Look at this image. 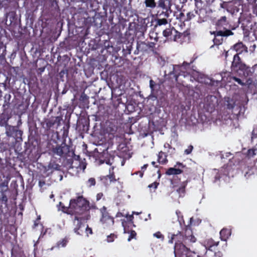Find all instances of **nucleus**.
I'll return each instance as SVG.
<instances>
[{
	"mask_svg": "<svg viewBox=\"0 0 257 257\" xmlns=\"http://www.w3.org/2000/svg\"><path fill=\"white\" fill-rule=\"evenodd\" d=\"M63 211L70 214L81 215L89 208L88 202L82 197L70 200L68 207H63Z\"/></svg>",
	"mask_w": 257,
	"mask_h": 257,
	"instance_id": "f257e3e1",
	"label": "nucleus"
},
{
	"mask_svg": "<svg viewBox=\"0 0 257 257\" xmlns=\"http://www.w3.org/2000/svg\"><path fill=\"white\" fill-rule=\"evenodd\" d=\"M245 67V65L241 62L238 54L235 55L233 57V62H232V68L234 70H237L238 69H244Z\"/></svg>",
	"mask_w": 257,
	"mask_h": 257,
	"instance_id": "f03ea898",
	"label": "nucleus"
},
{
	"mask_svg": "<svg viewBox=\"0 0 257 257\" xmlns=\"http://www.w3.org/2000/svg\"><path fill=\"white\" fill-rule=\"evenodd\" d=\"M211 34H214L215 37L216 36H228L233 35V33L229 30H226L224 31H219L217 32H213Z\"/></svg>",
	"mask_w": 257,
	"mask_h": 257,
	"instance_id": "7ed1b4c3",
	"label": "nucleus"
},
{
	"mask_svg": "<svg viewBox=\"0 0 257 257\" xmlns=\"http://www.w3.org/2000/svg\"><path fill=\"white\" fill-rule=\"evenodd\" d=\"M101 221L103 223H108L110 224H113L114 222L113 218H111L110 216L106 215H103L101 219Z\"/></svg>",
	"mask_w": 257,
	"mask_h": 257,
	"instance_id": "20e7f679",
	"label": "nucleus"
},
{
	"mask_svg": "<svg viewBox=\"0 0 257 257\" xmlns=\"http://www.w3.org/2000/svg\"><path fill=\"white\" fill-rule=\"evenodd\" d=\"M182 171L180 169L171 168L168 170L167 174L168 175H176L179 174Z\"/></svg>",
	"mask_w": 257,
	"mask_h": 257,
	"instance_id": "39448f33",
	"label": "nucleus"
},
{
	"mask_svg": "<svg viewBox=\"0 0 257 257\" xmlns=\"http://www.w3.org/2000/svg\"><path fill=\"white\" fill-rule=\"evenodd\" d=\"M145 4L147 7H150L152 8H155L156 6L155 0H146Z\"/></svg>",
	"mask_w": 257,
	"mask_h": 257,
	"instance_id": "423d86ee",
	"label": "nucleus"
},
{
	"mask_svg": "<svg viewBox=\"0 0 257 257\" xmlns=\"http://www.w3.org/2000/svg\"><path fill=\"white\" fill-rule=\"evenodd\" d=\"M168 21L166 19H160L157 20V25L159 26L166 25Z\"/></svg>",
	"mask_w": 257,
	"mask_h": 257,
	"instance_id": "0eeeda50",
	"label": "nucleus"
},
{
	"mask_svg": "<svg viewBox=\"0 0 257 257\" xmlns=\"http://www.w3.org/2000/svg\"><path fill=\"white\" fill-rule=\"evenodd\" d=\"M172 29L171 28L166 29L163 32V36L165 37H167L170 36L172 34Z\"/></svg>",
	"mask_w": 257,
	"mask_h": 257,
	"instance_id": "6e6552de",
	"label": "nucleus"
},
{
	"mask_svg": "<svg viewBox=\"0 0 257 257\" xmlns=\"http://www.w3.org/2000/svg\"><path fill=\"white\" fill-rule=\"evenodd\" d=\"M55 153L59 156L62 155L63 154V148L59 146L56 148Z\"/></svg>",
	"mask_w": 257,
	"mask_h": 257,
	"instance_id": "1a4fd4ad",
	"label": "nucleus"
},
{
	"mask_svg": "<svg viewBox=\"0 0 257 257\" xmlns=\"http://www.w3.org/2000/svg\"><path fill=\"white\" fill-rule=\"evenodd\" d=\"M243 47V45L242 43H237L235 45H234L233 46V48L237 52V51H239V49L242 48Z\"/></svg>",
	"mask_w": 257,
	"mask_h": 257,
	"instance_id": "9d476101",
	"label": "nucleus"
},
{
	"mask_svg": "<svg viewBox=\"0 0 257 257\" xmlns=\"http://www.w3.org/2000/svg\"><path fill=\"white\" fill-rule=\"evenodd\" d=\"M89 186H94L95 184V180L94 178H91L88 180Z\"/></svg>",
	"mask_w": 257,
	"mask_h": 257,
	"instance_id": "9b49d317",
	"label": "nucleus"
},
{
	"mask_svg": "<svg viewBox=\"0 0 257 257\" xmlns=\"http://www.w3.org/2000/svg\"><path fill=\"white\" fill-rule=\"evenodd\" d=\"M81 219V218L78 217V216H75V219H74V223H77V225L78 226V228L80 226V220Z\"/></svg>",
	"mask_w": 257,
	"mask_h": 257,
	"instance_id": "f8f14e48",
	"label": "nucleus"
},
{
	"mask_svg": "<svg viewBox=\"0 0 257 257\" xmlns=\"http://www.w3.org/2000/svg\"><path fill=\"white\" fill-rule=\"evenodd\" d=\"M232 78L236 82H237L238 84L241 85H244V83H243L242 82V81L241 80V79H240L239 78H238L237 77H232Z\"/></svg>",
	"mask_w": 257,
	"mask_h": 257,
	"instance_id": "ddd939ff",
	"label": "nucleus"
},
{
	"mask_svg": "<svg viewBox=\"0 0 257 257\" xmlns=\"http://www.w3.org/2000/svg\"><path fill=\"white\" fill-rule=\"evenodd\" d=\"M193 147L192 145H190L188 147V149L185 150V152L186 154H189L191 153L193 150Z\"/></svg>",
	"mask_w": 257,
	"mask_h": 257,
	"instance_id": "4468645a",
	"label": "nucleus"
},
{
	"mask_svg": "<svg viewBox=\"0 0 257 257\" xmlns=\"http://www.w3.org/2000/svg\"><path fill=\"white\" fill-rule=\"evenodd\" d=\"M227 232V233L230 235V232L227 230V229H222L220 232V235L221 236V237H222L223 235H225V234L226 233V232Z\"/></svg>",
	"mask_w": 257,
	"mask_h": 257,
	"instance_id": "2eb2a0df",
	"label": "nucleus"
},
{
	"mask_svg": "<svg viewBox=\"0 0 257 257\" xmlns=\"http://www.w3.org/2000/svg\"><path fill=\"white\" fill-rule=\"evenodd\" d=\"M114 238V234H111L107 236V240L108 242H112L113 241Z\"/></svg>",
	"mask_w": 257,
	"mask_h": 257,
	"instance_id": "dca6fc26",
	"label": "nucleus"
},
{
	"mask_svg": "<svg viewBox=\"0 0 257 257\" xmlns=\"http://www.w3.org/2000/svg\"><path fill=\"white\" fill-rule=\"evenodd\" d=\"M255 150L254 149L249 150L248 151V155L249 156H254L255 154Z\"/></svg>",
	"mask_w": 257,
	"mask_h": 257,
	"instance_id": "f3484780",
	"label": "nucleus"
},
{
	"mask_svg": "<svg viewBox=\"0 0 257 257\" xmlns=\"http://www.w3.org/2000/svg\"><path fill=\"white\" fill-rule=\"evenodd\" d=\"M155 84V82L153 80L150 81V86L152 90H154V87Z\"/></svg>",
	"mask_w": 257,
	"mask_h": 257,
	"instance_id": "a211bd4d",
	"label": "nucleus"
},
{
	"mask_svg": "<svg viewBox=\"0 0 257 257\" xmlns=\"http://www.w3.org/2000/svg\"><path fill=\"white\" fill-rule=\"evenodd\" d=\"M225 74H226V72H222L221 74H220V75H221V78H217V81H221L222 80H223L224 78V76H223V75H225Z\"/></svg>",
	"mask_w": 257,
	"mask_h": 257,
	"instance_id": "6ab92c4d",
	"label": "nucleus"
},
{
	"mask_svg": "<svg viewBox=\"0 0 257 257\" xmlns=\"http://www.w3.org/2000/svg\"><path fill=\"white\" fill-rule=\"evenodd\" d=\"M86 233L87 234V235H88V233L90 234H91L92 233V229L91 228L88 227V226L87 227V228H86Z\"/></svg>",
	"mask_w": 257,
	"mask_h": 257,
	"instance_id": "aec40b11",
	"label": "nucleus"
},
{
	"mask_svg": "<svg viewBox=\"0 0 257 257\" xmlns=\"http://www.w3.org/2000/svg\"><path fill=\"white\" fill-rule=\"evenodd\" d=\"M154 235L156 236L157 238H161L162 237V235L161 234L160 232H158L155 234H154Z\"/></svg>",
	"mask_w": 257,
	"mask_h": 257,
	"instance_id": "412c9836",
	"label": "nucleus"
},
{
	"mask_svg": "<svg viewBox=\"0 0 257 257\" xmlns=\"http://www.w3.org/2000/svg\"><path fill=\"white\" fill-rule=\"evenodd\" d=\"M213 41H214V43L215 44L218 45L220 44L221 43V42H220V41L218 40L217 38H214V40H213Z\"/></svg>",
	"mask_w": 257,
	"mask_h": 257,
	"instance_id": "4be33fe9",
	"label": "nucleus"
},
{
	"mask_svg": "<svg viewBox=\"0 0 257 257\" xmlns=\"http://www.w3.org/2000/svg\"><path fill=\"white\" fill-rule=\"evenodd\" d=\"M79 167L80 169H82L83 170H84L86 168V165L84 163H82V164L80 165Z\"/></svg>",
	"mask_w": 257,
	"mask_h": 257,
	"instance_id": "5701e85b",
	"label": "nucleus"
},
{
	"mask_svg": "<svg viewBox=\"0 0 257 257\" xmlns=\"http://www.w3.org/2000/svg\"><path fill=\"white\" fill-rule=\"evenodd\" d=\"M107 178H109V180H110V181L111 182L113 181V177L112 176H110V175H107L106 177H105V179H107Z\"/></svg>",
	"mask_w": 257,
	"mask_h": 257,
	"instance_id": "b1692460",
	"label": "nucleus"
},
{
	"mask_svg": "<svg viewBox=\"0 0 257 257\" xmlns=\"http://www.w3.org/2000/svg\"><path fill=\"white\" fill-rule=\"evenodd\" d=\"M39 186L40 187H42L43 185H44L45 182L40 181H39Z\"/></svg>",
	"mask_w": 257,
	"mask_h": 257,
	"instance_id": "393cba45",
	"label": "nucleus"
},
{
	"mask_svg": "<svg viewBox=\"0 0 257 257\" xmlns=\"http://www.w3.org/2000/svg\"><path fill=\"white\" fill-rule=\"evenodd\" d=\"M226 17L223 16V17H222L220 19V21H224V22H225V21H226Z\"/></svg>",
	"mask_w": 257,
	"mask_h": 257,
	"instance_id": "a878e982",
	"label": "nucleus"
},
{
	"mask_svg": "<svg viewBox=\"0 0 257 257\" xmlns=\"http://www.w3.org/2000/svg\"><path fill=\"white\" fill-rule=\"evenodd\" d=\"M102 195V194H98L97 195V200L99 199Z\"/></svg>",
	"mask_w": 257,
	"mask_h": 257,
	"instance_id": "bb28decb",
	"label": "nucleus"
},
{
	"mask_svg": "<svg viewBox=\"0 0 257 257\" xmlns=\"http://www.w3.org/2000/svg\"><path fill=\"white\" fill-rule=\"evenodd\" d=\"M191 241H192V242H195V238L193 236H191Z\"/></svg>",
	"mask_w": 257,
	"mask_h": 257,
	"instance_id": "cd10ccee",
	"label": "nucleus"
},
{
	"mask_svg": "<svg viewBox=\"0 0 257 257\" xmlns=\"http://www.w3.org/2000/svg\"><path fill=\"white\" fill-rule=\"evenodd\" d=\"M179 191H181L183 193L184 192V188H179Z\"/></svg>",
	"mask_w": 257,
	"mask_h": 257,
	"instance_id": "c85d7f7f",
	"label": "nucleus"
},
{
	"mask_svg": "<svg viewBox=\"0 0 257 257\" xmlns=\"http://www.w3.org/2000/svg\"><path fill=\"white\" fill-rule=\"evenodd\" d=\"M206 245L208 247H211L212 246L211 244H209V241L207 242Z\"/></svg>",
	"mask_w": 257,
	"mask_h": 257,
	"instance_id": "c756f323",
	"label": "nucleus"
},
{
	"mask_svg": "<svg viewBox=\"0 0 257 257\" xmlns=\"http://www.w3.org/2000/svg\"><path fill=\"white\" fill-rule=\"evenodd\" d=\"M227 56H228V51H226L225 52V58H227Z\"/></svg>",
	"mask_w": 257,
	"mask_h": 257,
	"instance_id": "7c9ffc66",
	"label": "nucleus"
},
{
	"mask_svg": "<svg viewBox=\"0 0 257 257\" xmlns=\"http://www.w3.org/2000/svg\"><path fill=\"white\" fill-rule=\"evenodd\" d=\"M189 64L187 63H186V62H184L183 63V66H186V65H189Z\"/></svg>",
	"mask_w": 257,
	"mask_h": 257,
	"instance_id": "2f4dec72",
	"label": "nucleus"
},
{
	"mask_svg": "<svg viewBox=\"0 0 257 257\" xmlns=\"http://www.w3.org/2000/svg\"><path fill=\"white\" fill-rule=\"evenodd\" d=\"M177 37H178V36H177V35H175V36H174V41H176V39H177Z\"/></svg>",
	"mask_w": 257,
	"mask_h": 257,
	"instance_id": "473e14b6",
	"label": "nucleus"
},
{
	"mask_svg": "<svg viewBox=\"0 0 257 257\" xmlns=\"http://www.w3.org/2000/svg\"><path fill=\"white\" fill-rule=\"evenodd\" d=\"M179 65H177V66H175V67L174 68V69H177V68H179Z\"/></svg>",
	"mask_w": 257,
	"mask_h": 257,
	"instance_id": "72a5a7b5",
	"label": "nucleus"
},
{
	"mask_svg": "<svg viewBox=\"0 0 257 257\" xmlns=\"http://www.w3.org/2000/svg\"><path fill=\"white\" fill-rule=\"evenodd\" d=\"M131 238H132V237H131V236H130V237L128 238V241H130V240H131Z\"/></svg>",
	"mask_w": 257,
	"mask_h": 257,
	"instance_id": "f704fd0d",
	"label": "nucleus"
},
{
	"mask_svg": "<svg viewBox=\"0 0 257 257\" xmlns=\"http://www.w3.org/2000/svg\"><path fill=\"white\" fill-rule=\"evenodd\" d=\"M218 242L214 243V245H217L218 244Z\"/></svg>",
	"mask_w": 257,
	"mask_h": 257,
	"instance_id": "c9c22d12",
	"label": "nucleus"
},
{
	"mask_svg": "<svg viewBox=\"0 0 257 257\" xmlns=\"http://www.w3.org/2000/svg\"><path fill=\"white\" fill-rule=\"evenodd\" d=\"M254 130H253V131H252V135H253V136H254Z\"/></svg>",
	"mask_w": 257,
	"mask_h": 257,
	"instance_id": "e433bc0d",
	"label": "nucleus"
},
{
	"mask_svg": "<svg viewBox=\"0 0 257 257\" xmlns=\"http://www.w3.org/2000/svg\"><path fill=\"white\" fill-rule=\"evenodd\" d=\"M257 67V64L254 65V67L255 68Z\"/></svg>",
	"mask_w": 257,
	"mask_h": 257,
	"instance_id": "4c0bfd02",
	"label": "nucleus"
},
{
	"mask_svg": "<svg viewBox=\"0 0 257 257\" xmlns=\"http://www.w3.org/2000/svg\"><path fill=\"white\" fill-rule=\"evenodd\" d=\"M229 108H232L233 106H228Z\"/></svg>",
	"mask_w": 257,
	"mask_h": 257,
	"instance_id": "58836bf2",
	"label": "nucleus"
},
{
	"mask_svg": "<svg viewBox=\"0 0 257 257\" xmlns=\"http://www.w3.org/2000/svg\"><path fill=\"white\" fill-rule=\"evenodd\" d=\"M155 162H152V164H153V165H154V164H155Z\"/></svg>",
	"mask_w": 257,
	"mask_h": 257,
	"instance_id": "ea45409f",
	"label": "nucleus"
},
{
	"mask_svg": "<svg viewBox=\"0 0 257 257\" xmlns=\"http://www.w3.org/2000/svg\"><path fill=\"white\" fill-rule=\"evenodd\" d=\"M78 229V228H77V229H75V232H76L77 230Z\"/></svg>",
	"mask_w": 257,
	"mask_h": 257,
	"instance_id": "a19ab883",
	"label": "nucleus"
},
{
	"mask_svg": "<svg viewBox=\"0 0 257 257\" xmlns=\"http://www.w3.org/2000/svg\"><path fill=\"white\" fill-rule=\"evenodd\" d=\"M53 197V195H52L51 196V198H52Z\"/></svg>",
	"mask_w": 257,
	"mask_h": 257,
	"instance_id": "79ce46f5",
	"label": "nucleus"
},
{
	"mask_svg": "<svg viewBox=\"0 0 257 257\" xmlns=\"http://www.w3.org/2000/svg\"><path fill=\"white\" fill-rule=\"evenodd\" d=\"M152 185H149V187H152Z\"/></svg>",
	"mask_w": 257,
	"mask_h": 257,
	"instance_id": "37998d69",
	"label": "nucleus"
}]
</instances>
